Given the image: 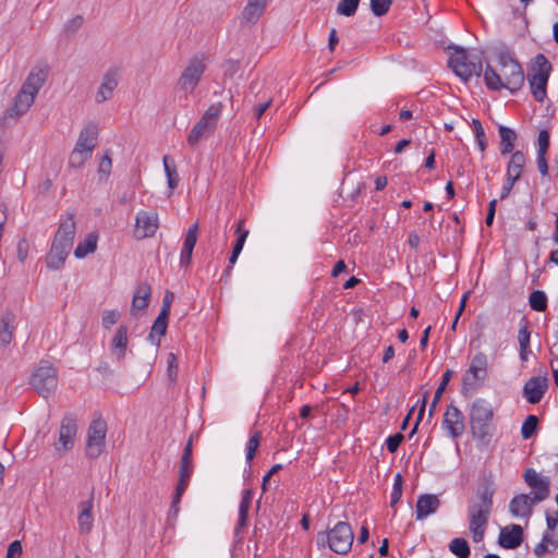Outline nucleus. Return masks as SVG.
Masks as SVG:
<instances>
[{
    "instance_id": "obj_12",
    "label": "nucleus",
    "mask_w": 558,
    "mask_h": 558,
    "mask_svg": "<svg viewBox=\"0 0 558 558\" xmlns=\"http://www.w3.org/2000/svg\"><path fill=\"white\" fill-rule=\"evenodd\" d=\"M106 423L100 420L92 422L87 433L86 456L90 459L98 458L105 448Z\"/></svg>"
},
{
    "instance_id": "obj_8",
    "label": "nucleus",
    "mask_w": 558,
    "mask_h": 558,
    "mask_svg": "<svg viewBox=\"0 0 558 558\" xmlns=\"http://www.w3.org/2000/svg\"><path fill=\"white\" fill-rule=\"evenodd\" d=\"M207 69L204 53H196L191 57L177 81L175 87L185 96L192 94L198 86Z\"/></svg>"
},
{
    "instance_id": "obj_5",
    "label": "nucleus",
    "mask_w": 558,
    "mask_h": 558,
    "mask_svg": "<svg viewBox=\"0 0 558 558\" xmlns=\"http://www.w3.org/2000/svg\"><path fill=\"white\" fill-rule=\"evenodd\" d=\"M453 50L448 60V65L458 77L468 82L473 76H481L483 71L481 52H469L461 47H454Z\"/></svg>"
},
{
    "instance_id": "obj_38",
    "label": "nucleus",
    "mask_w": 558,
    "mask_h": 558,
    "mask_svg": "<svg viewBox=\"0 0 558 558\" xmlns=\"http://www.w3.org/2000/svg\"><path fill=\"white\" fill-rule=\"evenodd\" d=\"M538 418L535 415H527L521 427V436L523 439H530L537 430Z\"/></svg>"
},
{
    "instance_id": "obj_4",
    "label": "nucleus",
    "mask_w": 558,
    "mask_h": 558,
    "mask_svg": "<svg viewBox=\"0 0 558 558\" xmlns=\"http://www.w3.org/2000/svg\"><path fill=\"white\" fill-rule=\"evenodd\" d=\"M75 230L74 213H68L66 218L61 219L46 256V265L49 269L59 270L63 267L74 242Z\"/></svg>"
},
{
    "instance_id": "obj_19",
    "label": "nucleus",
    "mask_w": 558,
    "mask_h": 558,
    "mask_svg": "<svg viewBox=\"0 0 558 558\" xmlns=\"http://www.w3.org/2000/svg\"><path fill=\"white\" fill-rule=\"evenodd\" d=\"M128 327L120 325L111 340L109 351L116 362L121 363L124 361L128 352Z\"/></svg>"
},
{
    "instance_id": "obj_6",
    "label": "nucleus",
    "mask_w": 558,
    "mask_h": 558,
    "mask_svg": "<svg viewBox=\"0 0 558 558\" xmlns=\"http://www.w3.org/2000/svg\"><path fill=\"white\" fill-rule=\"evenodd\" d=\"M354 534L348 522L340 521L328 532L317 535V545L328 547L338 555H345L352 547Z\"/></svg>"
},
{
    "instance_id": "obj_11",
    "label": "nucleus",
    "mask_w": 558,
    "mask_h": 558,
    "mask_svg": "<svg viewBox=\"0 0 558 558\" xmlns=\"http://www.w3.org/2000/svg\"><path fill=\"white\" fill-rule=\"evenodd\" d=\"M534 73L529 75L531 93L536 101L542 102L546 97V86L551 71V64L543 53L535 57Z\"/></svg>"
},
{
    "instance_id": "obj_15",
    "label": "nucleus",
    "mask_w": 558,
    "mask_h": 558,
    "mask_svg": "<svg viewBox=\"0 0 558 558\" xmlns=\"http://www.w3.org/2000/svg\"><path fill=\"white\" fill-rule=\"evenodd\" d=\"M158 226V214L156 211L140 210L135 219V236L137 239L154 236Z\"/></svg>"
},
{
    "instance_id": "obj_3",
    "label": "nucleus",
    "mask_w": 558,
    "mask_h": 558,
    "mask_svg": "<svg viewBox=\"0 0 558 558\" xmlns=\"http://www.w3.org/2000/svg\"><path fill=\"white\" fill-rule=\"evenodd\" d=\"M48 77V71L43 68H34L28 73L20 90L13 98L10 107L3 114V123L16 122L34 105L35 98Z\"/></svg>"
},
{
    "instance_id": "obj_57",
    "label": "nucleus",
    "mask_w": 558,
    "mask_h": 558,
    "mask_svg": "<svg viewBox=\"0 0 558 558\" xmlns=\"http://www.w3.org/2000/svg\"><path fill=\"white\" fill-rule=\"evenodd\" d=\"M22 555V544L20 541L12 542L7 550L5 558H20Z\"/></svg>"
},
{
    "instance_id": "obj_22",
    "label": "nucleus",
    "mask_w": 558,
    "mask_h": 558,
    "mask_svg": "<svg viewBox=\"0 0 558 558\" xmlns=\"http://www.w3.org/2000/svg\"><path fill=\"white\" fill-rule=\"evenodd\" d=\"M267 1L266 0H247L246 5L244 7L240 23L241 25H252L255 24L259 17L264 14L266 10Z\"/></svg>"
},
{
    "instance_id": "obj_20",
    "label": "nucleus",
    "mask_w": 558,
    "mask_h": 558,
    "mask_svg": "<svg viewBox=\"0 0 558 558\" xmlns=\"http://www.w3.org/2000/svg\"><path fill=\"white\" fill-rule=\"evenodd\" d=\"M523 542V529L519 524H510L500 530L498 544L506 549H514Z\"/></svg>"
},
{
    "instance_id": "obj_64",
    "label": "nucleus",
    "mask_w": 558,
    "mask_h": 558,
    "mask_svg": "<svg viewBox=\"0 0 558 558\" xmlns=\"http://www.w3.org/2000/svg\"><path fill=\"white\" fill-rule=\"evenodd\" d=\"M551 532L553 531H546L544 534H543V537H542V542L544 544H546L548 547H550V549L554 551L557 549L558 547V541H555L553 538V535H551Z\"/></svg>"
},
{
    "instance_id": "obj_62",
    "label": "nucleus",
    "mask_w": 558,
    "mask_h": 558,
    "mask_svg": "<svg viewBox=\"0 0 558 558\" xmlns=\"http://www.w3.org/2000/svg\"><path fill=\"white\" fill-rule=\"evenodd\" d=\"M517 181L518 180H514L513 177H507L506 183L504 184V186L501 189L500 199H505L509 196V194Z\"/></svg>"
},
{
    "instance_id": "obj_17",
    "label": "nucleus",
    "mask_w": 558,
    "mask_h": 558,
    "mask_svg": "<svg viewBox=\"0 0 558 558\" xmlns=\"http://www.w3.org/2000/svg\"><path fill=\"white\" fill-rule=\"evenodd\" d=\"M538 502L532 494H519L510 500L509 511L515 518H530L533 507Z\"/></svg>"
},
{
    "instance_id": "obj_50",
    "label": "nucleus",
    "mask_w": 558,
    "mask_h": 558,
    "mask_svg": "<svg viewBox=\"0 0 558 558\" xmlns=\"http://www.w3.org/2000/svg\"><path fill=\"white\" fill-rule=\"evenodd\" d=\"M163 168L168 180V186L173 190L178 185L177 173L174 168H170L168 157H163Z\"/></svg>"
},
{
    "instance_id": "obj_32",
    "label": "nucleus",
    "mask_w": 558,
    "mask_h": 558,
    "mask_svg": "<svg viewBox=\"0 0 558 558\" xmlns=\"http://www.w3.org/2000/svg\"><path fill=\"white\" fill-rule=\"evenodd\" d=\"M525 165V156L521 150L513 151L507 166V177L519 180Z\"/></svg>"
},
{
    "instance_id": "obj_21",
    "label": "nucleus",
    "mask_w": 558,
    "mask_h": 558,
    "mask_svg": "<svg viewBox=\"0 0 558 558\" xmlns=\"http://www.w3.org/2000/svg\"><path fill=\"white\" fill-rule=\"evenodd\" d=\"M98 125L94 122L87 123L80 132L75 146L85 150V155H92L97 145Z\"/></svg>"
},
{
    "instance_id": "obj_1",
    "label": "nucleus",
    "mask_w": 558,
    "mask_h": 558,
    "mask_svg": "<svg viewBox=\"0 0 558 558\" xmlns=\"http://www.w3.org/2000/svg\"><path fill=\"white\" fill-rule=\"evenodd\" d=\"M497 70L486 64L484 82L490 90L508 89L511 94L518 93L524 85L525 76L520 62L508 49L497 53Z\"/></svg>"
},
{
    "instance_id": "obj_54",
    "label": "nucleus",
    "mask_w": 558,
    "mask_h": 558,
    "mask_svg": "<svg viewBox=\"0 0 558 558\" xmlns=\"http://www.w3.org/2000/svg\"><path fill=\"white\" fill-rule=\"evenodd\" d=\"M84 19L82 15H76L70 21H68L64 25V32L68 34L75 33L82 25H83Z\"/></svg>"
},
{
    "instance_id": "obj_61",
    "label": "nucleus",
    "mask_w": 558,
    "mask_h": 558,
    "mask_svg": "<svg viewBox=\"0 0 558 558\" xmlns=\"http://www.w3.org/2000/svg\"><path fill=\"white\" fill-rule=\"evenodd\" d=\"M427 398H428V391H425L424 397H423V401H422V407H421V409L418 411L416 422H415L414 427L412 428L409 437H412L416 433V430H417V426H418V424H420V422H421V420H422V417L424 415Z\"/></svg>"
},
{
    "instance_id": "obj_44",
    "label": "nucleus",
    "mask_w": 558,
    "mask_h": 558,
    "mask_svg": "<svg viewBox=\"0 0 558 558\" xmlns=\"http://www.w3.org/2000/svg\"><path fill=\"white\" fill-rule=\"evenodd\" d=\"M402 476L400 473L396 474L393 480L392 492L390 496V506L395 507L402 496Z\"/></svg>"
},
{
    "instance_id": "obj_45",
    "label": "nucleus",
    "mask_w": 558,
    "mask_h": 558,
    "mask_svg": "<svg viewBox=\"0 0 558 558\" xmlns=\"http://www.w3.org/2000/svg\"><path fill=\"white\" fill-rule=\"evenodd\" d=\"M14 323L15 315L10 311L4 312L0 319V330L10 331L11 333H13L15 330Z\"/></svg>"
},
{
    "instance_id": "obj_35",
    "label": "nucleus",
    "mask_w": 558,
    "mask_h": 558,
    "mask_svg": "<svg viewBox=\"0 0 558 558\" xmlns=\"http://www.w3.org/2000/svg\"><path fill=\"white\" fill-rule=\"evenodd\" d=\"M529 304L533 311L544 312L547 308V296L544 291L535 290L530 294Z\"/></svg>"
},
{
    "instance_id": "obj_55",
    "label": "nucleus",
    "mask_w": 558,
    "mask_h": 558,
    "mask_svg": "<svg viewBox=\"0 0 558 558\" xmlns=\"http://www.w3.org/2000/svg\"><path fill=\"white\" fill-rule=\"evenodd\" d=\"M222 68L225 75L232 77L240 70V62L229 59L223 63Z\"/></svg>"
},
{
    "instance_id": "obj_37",
    "label": "nucleus",
    "mask_w": 558,
    "mask_h": 558,
    "mask_svg": "<svg viewBox=\"0 0 558 558\" xmlns=\"http://www.w3.org/2000/svg\"><path fill=\"white\" fill-rule=\"evenodd\" d=\"M260 438H262V433L259 430H255L247 444H246V463L248 464V466H251V461L254 459V456L259 447V444H260Z\"/></svg>"
},
{
    "instance_id": "obj_60",
    "label": "nucleus",
    "mask_w": 558,
    "mask_h": 558,
    "mask_svg": "<svg viewBox=\"0 0 558 558\" xmlns=\"http://www.w3.org/2000/svg\"><path fill=\"white\" fill-rule=\"evenodd\" d=\"M280 470H282V464H275L271 466V469L263 476V482H262V488L264 492L267 490V483L269 482V480L272 477V475H275L276 473H278Z\"/></svg>"
},
{
    "instance_id": "obj_34",
    "label": "nucleus",
    "mask_w": 558,
    "mask_h": 558,
    "mask_svg": "<svg viewBox=\"0 0 558 558\" xmlns=\"http://www.w3.org/2000/svg\"><path fill=\"white\" fill-rule=\"evenodd\" d=\"M449 550L458 558H469L471 555L469 543L462 537L453 538L449 544Z\"/></svg>"
},
{
    "instance_id": "obj_53",
    "label": "nucleus",
    "mask_w": 558,
    "mask_h": 558,
    "mask_svg": "<svg viewBox=\"0 0 558 558\" xmlns=\"http://www.w3.org/2000/svg\"><path fill=\"white\" fill-rule=\"evenodd\" d=\"M112 160L110 157V151H106L104 157L100 159L99 166H98V172L104 175H109L111 171Z\"/></svg>"
},
{
    "instance_id": "obj_51",
    "label": "nucleus",
    "mask_w": 558,
    "mask_h": 558,
    "mask_svg": "<svg viewBox=\"0 0 558 558\" xmlns=\"http://www.w3.org/2000/svg\"><path fill=\"white\" fill-rule=\"evenodd\" d=\"M403 439H404V436L401 433H396L395 435H390L386 439L387 450L391 453H395L398 450V448Z\"/></svg>"
},
{
    "instance_id": "obj_33",
    "label": "nucleus",
    "mask_w": 558,
    "mask_h": 558,
    "mask_svg": "<svg viewBox=\"0 0 558 558\" xmlns=\"http://www.w3.org/2000/svg\"><path fill=\"white\" fill-rule=\"evenodd\" d=\"M452 374H453V372L451 369H447L442 374L441 383L439 384L438 388L436 389L434 398H433V401H432V403L429 405V411H428V415L429 416L434 415V413L436 411L437 403L441 399V396H442V393H444V391H445L449 380L451 379Z\"/></svg>"
},
{
    "instance_id": "obj_49",
    "label": "nucleus",
    "mask_w": 558,
    "mask_h": 558,
    "mask_svg": "<svg viewBox=\"0 0 558 558\" xmlns=\"http://www.w3.org/2000/svg\"><path fill=\"white\" fill-rule=\"evenodd\" d=\"M530 338L531 332L527 327V323L525 322L524 325L519 329L518 333V341L520 344V349L527 350L530 345Z\"/></svg>"
},
{
    "instance_id": "obj_59",
    "label": "nucleus",
    "mask_w": 558,
    "mask_h": 558,
    "mask_svg": "<svg viewBox=\"0 0 558 558\" xmlns=\"http://www.w3.org/2000/svg\"><path fill=\"white\" fill-rule=\"evenodd\" d=\"M193 473V464L192 461H180V468H179V476L180 477H187L191 478Z\"/></svg>"
},
{
    "instance_id": "obj_27",
    "label": "nucleus",
    "mask_w": 558,
    "mask_h": 558,
    "mask_svg": "<svg viewBox=\"0 0 558 558\" xmlns=\"http://www.w3.org/2000/svg\"><path fill=\"white\" fill-rule=\"evenodd\" d=\"M78 508V531L81 534H88L92 531L94 524L93 496L88 500L80 502Z\"/></svg>"
},
{
    "instance_id": "obj_47",
    "label": "nucleus",
    "mask_w": 558,
    "mask_h": 558,
    "mask_svg": "<svg viewBox=\"0 0 558 558\" xmlns=\"http://www.w3.org/2000/svg\"><path fill=\"white\" fill-rule=\"evenodd\" d=\"M167 364H168L167 375H168L170 381L173 383L178 376V361H177V355L174 353L171 352L168 354Z\"/></svg>"
},
{
    "instance_id": "obj_25",
    "label": "nucleus",
    "mask_w": 558,
    "mask_h": 558,
    "mask_svg": "<svg viewBox=\"0 0 558 558\" xmlns=\"http://www.w3.org/2000/svg\"><path fill=\"white\" fill-rule=\"evenodd\" d=\"M254 493L252 489H244L242 492L241 501L239 505V519L234 529L235 536L240 537L243 529L247 525L248 511L253 501Z\"/></svg>"
},
{
    "instance_id": "obj_56",
    "label": "nucleus",
    "mask_w": 558,
    "mask_h": 558,
    "mask_svg": "<svg viewBox=\"0 0 558 558\" xmlns=\"http://www.w3.org/2000/svg\"><path fill=\"white\" fill-rule=\"evenodd\" d=\"M173 300H174V293L167 290L165 292V295L162 299V305H161V311H160L161 314L170 315L171 305L173 303Z\"/></svg>"
},
{
    "instance_id": "obj_39",
    "label": "nucleus",
    "mask_w": 558,
    "mask_h": 558,
    "mask_svg": "<svg viewBox=\"0 0 558 558\" xmlns=\"http://www.w3.org/2000/svg\"><path fill=\"white\" fill-rule=\"evenodd\" d=\"M472 128L475 136V141L481 151H484L487 147V140L485 135V130L482 123L477 119L472 120Z\"/></svg>"
},
{
    "instance_id": "obj_13",
    "label": "nucleus",
    "mask_w": 558,
    "mask_h": 558,
    "mask_svg": "<svg viewBox=\"0 0 558 558\" xmlns=\"http://www.w3.org/2000/svg\"><path fill=\"white\" fill-rule=\"evenodd\" d=\"M77 433V420L74 414L68 413L63 416L59 429V439L54 444L58 452L69 451L74 446V439Z\"/></svg>"
},
{
    "instance_id": "obj_31",
    "label": "nucleus",
    "mask_w": 558,
    "mask_h": 558,
    "mask_svg": "<svg viewBox=\"0 0 558 558\" xmlns=\"http://www.w3.org/2000/svg\"><path fill=\"white\" fill-rule=\"evenodd\" d=\"M98 235L95 232H90L86 238L78 242L74 250V256L76 258H84L89 253H94L97 248Z\"/></svg>"
},
{
    "instance_id": "obj_36",
    "label": "nucleus",
    "mask_w": 558,
    "mask_h": 558,
    "mask_svg": "<svg viewBox=\"0 0 558 558\" xmlns=\"http://www.w3.org/2000/svg\"><path fill=\"white\" fill-rule=\"evenodd\" d=\"M222 111V104L216 102L208 107V109L204 112L201 120H203L206 123H209L211 126L216 128L217 121L221 114Z\"/></svg>"
},
{
    "instance_id": "obj_7",
    "label": "nucleus",
    "mask_w": 558,
    "mask_h": 558,
    "mask_svg": "<svg viewBox=\"0 0 558 558\" xmlns=\"http://www.w3.org/2000/svg\"><path fill=\"white\" fill-rule=\"evenodd\" d=\"M493 409L484 399H476L471 408L470 424L473 438L486 442L490 436Z\"/></svg>"
},
{
    "instance_id": "obj_14",
    "label": "nucleus",
    "mask_w": 558,
    "mask_h": 558,
    "mask_svg": "<svg viewBox=\"0 0 558 558\" xmlns=\"http://www.w3.org/2000/svg\"><path fill=\"white\" fill-rule=\"evenodd\" d=\"M524 482L527 486L534 489L531 493L536 501L542 502L549 497L550 493V480L547 476H542L534 469L529 468L523 474Z\"/></svg>"
},
{
    "instance_id": "obj_29",
    "label": "nucleus",
    "mask_w": 558,
    "mask_h": 558,
    "mask_svg": "<svg viewBox=\"0 0 558 558\" xmlns=\"http://www.w3.org/2000/svg\"><path fill=\"white\" fill-rule=\"evenodd\" d=\"M498 132L500 136V154L505 156L512 153L518 137L514 130L500 125Z\"/></svg>"
},
{
    "instance_id": "obj_58",
    "label": "nucleus",
    "mask_w": 558,
    "mask_h": 558,
    "mask_svg": "<svg viewBox=\"0 0 558 558\" xmlns=\"http://www.w3.org/2000/svg\"><path fill=\"white\" fill-rule=\"evenodd\" d=\"M193 247L189 246H182L181 254H180V265L183 267H187L191 264L192 260V254H193Z\"/></svg>"
},
{
    "instance_id": "obj_9",
    "label": "nucleus",
    "mask_w": 558,
    "mask_h": 558,
    "mask_svg": "<svg viewBox=\"0 0 558 558\" xmlns=\"http://www.w3.org/2000/svg\"><path fill=\"white\" fill-rule=\"evenodd\" d=\"M488 357L484 352H477L471 360L469 368L462 377V393L475 391L482 387L487 377Z\"/></svg>"
},
{
    "instance_id": "obj_23",
    "label": "nucleus",
    "mask_w": 558,
    "mask_h": 558,
    "mask_svg": "<svg viewBox=\"0 0 558 558\" xmlns=\"http://www.w3.org/2000/svg\"><path fill=\"white\" fill-rule=\"evenodd\" d=\"M118 86V73L117 71H108L104 77L102 82L95 95V101L97 104H102L106 100H109L112 95L113 90Z\"/></svg>"
},
{
    "instance_id": "obj_48",
    "label": "nucleus",
    "mask_w": 558,
    "mask_h": 558,
    "mask_svg": "<svg viewBox=\"0 0 558 558\" xmlns=\"http://www.w3.org/2000/svg\"><path fill=\"white\" fill-rule=\"evenodd\" d=\"M197 235H198V225H197V222H195L189 227L183 245L194 248V246L197 242Z\"/></svg>"
},
{
    "instance_id": "obj_16",
    "label": "nucleus",
    "mask_w": 558,
    "mask_h": 558,
    "mask_svg": "<svg viewBox=\"0 0 558 558\" xmlns=\"http://www.w3.org/2000/svg\"><path fill=\"white\" fill-rule=\"evenodd\" d=\"M442 427L452 438H458L463 434L465 428L464 416L456 405H448L444 414Z\"/></svg>"
},
{
    "instance_id": "obj_24",
    "label": "nucleus",
    "mask_w": 558,
    "mask_h": 558,
    "mask_svg": "<svg viewBox=\"0 0 558 558\" xmlns=\"http://www.w3.org/2000/svg\"><path fill=\"white\" fill-rule=\"evenodd\" d=\"M151 288L147 282H141L134 291L131 314L136 316L140 311L145 310L150 301Z\"/></svg>"
},
{
    "instance_id": "obj_28",
    "label": "nucleus",
    "mask_w": 558,
    "mask_h": 558,
    "mask_svg": "<svg viewBox=\"0 0 558 558\" xmlns=\"http://www.w3.org/2000/svg\"><path fill=\"white\" fill-rule=\"evenodd\" d=\"M169 315H165L159 313L157 318L155 319L150 332L147 337V340L150 341L156 347L160 345V338L166 335L168 327Z\"/></svg>"
},
{
    "instance_id": "obj_10",
    "label": "nucleus",
    "mask_w": 558,
    "mask_h": 558,
    "mask_svg": "<svg viewBox=\"0 0 558 558\" xmlns=\"http://www.w3.org/2000/svg\"><path fill=\"white\" fill-rule=\"evenodd\" d=\"M29 384L41 397L48 398L58 386L57 369L48 362H41L32 374Z\"/></svg>"
},
{
    "instance_id": "obj_46",
    "label": "nucleus",
    "mask_w": 558,
    "mask_h": 558,
    "mask_svg": "<svg viewBox=\"0 0 558 558\" xmlns=\"http://www.w3.org/2000/svg\"><path fill=\"white\" fill-rule=\"evenodd\" d=\"M120 318L117 310H108L102 313L101 325L105 329L111 328Z\"/></svg>"
},
{
    "instance_id": "obj_30",
    "label": "nucleus",
    "mask_w": 558,
    "mask_h": 558,
    "mask_svg": "<svg viewBox=\"0 0 558 558\" xmlns=\"http://www.w3.org/2000/svg\"><path fill=\"white\" fill-rule=\"evenodd\" d=\"M214 130H215L214 126H211L209 123H206L199 119L187 135L189 145H191V146L197 145L203 137L211 134L214 132Z\"/></svg>"
},
{
    "instance_id": "obj_41",
    "label": "nucleus",
    "mask_w": 558,
    "mask_h": 558,
    "mask_svg": "<svg viewBox=\"0 0 558 558\" xmlns=\"http://www.w3.org/2000/svg\"><path fill=\"white\" fill-rule=\"evenodd\" d=\"M90 157L92 155H85V150L75 146L69 157V166L72 168H81Z\"/></svg>"
},
{
    "instance_id": "obj_18",
    "label": "nucleus",
    "mask_w": 558,
    "mask_h": 558,
    "mask_svg": "<svg viewBox=\"0 0 558 558\" xmlns=\"http://www.w3.org/2000/svg\"><path fill=\"white\" fill-rule=\"evenodd\" d=\"M548 388L546 377L535 376L530 378L523 386V396L532 404L538 403Z\"/></svg>"
},
{
    "instance_id": "obj_26",
    "label": "nucleus",
    "mask_w": 558,
    "mask_h": 558,
    "mask_svg": "<svg viewBox=\"0 0 558 558\" xmlns=\"http://www.w3.org/2000/svg\"><path fill=\"white\" fill-rule=\"evenodd\" d=\"M440 506L438 496L433 494L421 495L416 501V519L423 520L435 513Z\"/></svg>"
},
{
    "instance_id": "obj_42",
    "label": "nucleus",
    "mask_w": 558,
    "mask_h": 558,
    "mask_svg": "<svg viewBox=\"0 0 558 558\" xmlns=\"http://www.w3.org/2000/svg\"><path fill=\"white\" fill-rule=\"evenodd\" d=\"M360 0H340L337 12L344 16H352L359 7Z\"/></svg>"
},
{
    "instance_id": "obj_63",
    "label": "nucleus",
    "mask_w": 558,
    "mask_h": 558,
    "mask_svg": "<svg viewBox=\"0 0 558 558\" xmlns=\"http://www.w3.org/2000/svg\"><path fill=\"white\" fill-rule=\"evenodd\" d=\"M537 168L542 175H546L548 173V165L546 160V154H537L536 158Z\"/></svg>"
},
{
    "instance_id": "obj_43",
    "label": "nucleus",
    "mask_w": 558,
    "mask_h": 558,
    "mask_svg": "<svg viewBox=\"0 0 558 558\" xmlns=\"http://www.w3.org/2000/svg\"><path fill=\"white\" fill-rule=\"evenodd\" d=\"M391 3L392 0H371V10L375 16L380 17L389 11Z\"/></svg>"
},
{
    "instance_id": "obj_52",
    "label": "nucleus",
    "mask_w": 558,
    "mask_h": 558,
    "mask_svg": "<svg viewBox=\"0 0 558 558\" xmlns=\"http://www.w3.org/2000/svg\"><path fill=\"white\" fill-rule=\"evenodd\" d=\"M538 150L537 154H547L549 148V133L547 130H542L538 133Z\"/></svg>"
},
{
    "instance_id": "obj_2",
    "label": "nucleus",
    "mask_w": 558,
    "mask_h": 558,
    "mask_svg": "<svg viewBox=\"0 0 558 558\" xmlns=\"http://www.w3.org/2000/svg\"><path fill=\"white\" fill-rule=\"evenodd\" d=\"M495 492L494 483L487 481L476 492V498L468 504L469 531L474 543H480L484 539L493 511Z\"/></svg>"
},
{
    "instance_id": "obj_40",
    "label": "nucleus",
    "mask_w": 558,
    "mask_h": 558,
    "mask_svg": "<svg viewBox=\"0 0 558 558\" xmlns=\"http://www.w3.org/2000/svg\"><path fill=\"white\" fill-rule=\"evenodd\" d=\"M243 226H244V220L243 219L239 220V222L236 223V228H235L236 240H235V242L233 244V248H232L233 251H236L240 253L242 252L244 243L250 233V231L244 229Z\"/></svg>"
}]
</instances>
